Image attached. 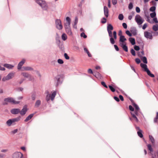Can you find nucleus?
<instances>
[{
  "mask_svg": "<svg viewBox=\"0 0 158 158\" xmlns=\"http://www.w3.org/2000/svg\"><path fill=\"white\" fill-rule=\"evenodd\" d=\"M64 56L65 58L67 60H69L70 58L69 56L68 55V54L66 53H64Z\"/></svg>",
  "mask_w": 158,
  "mask_h": 158,
  "instance_id": "56",
  "label": "nucleus"
},
{
  "mask_svg": "<svg viewBox=\"0 0 158 158\" xmlns=\"http://www.w3.org/2000/svg\"><path fill=\"white\" fill-rule=\"evenodd\" d=\"M138 43L140 45V46H142V45H144L143 43V41L141 38H139L138 40L137 41Z\"/></svg>",
  "mask_w": 158,
  "mask_h": 158,
  "instance_id": "38",
  "label": "nucleus"
},
{
  "mask_svg": "<svg viewBox=\"0 0 158 158\" xmlns=\"http://www.w3.org/2000/svg\"><path fill=\"white\" fill-rule=\"evenodd\" d=\"M156 2V1L154 0H152L150 2V3L152 5H153L152 6H155L156 7L157 3Z\"/></svg>",
  "mask_w": 158,
  "mask_h": 158,
  "instance_id": "43",
  "label": "nucleus"
},
{
  "mask_svg": "<svg viewBox=\"0 0 158 158\" xmlns=\"http://www.w3.org/2000/svg\"><path fill=\"white\" fill-rule=\"evenodd\" d=\"M21 74L25 77L28 78L29 81H31L33 79L31 75L27 73L23 72Z\"/></svg>",
  "mask_w": 158,
  "mask_h": 158,
  "instance_id": "14",
  "label": "nucleus"
},
{
  "mask_svg": "<svg viewBox=\"0 0 158 158\" xmlns=\"http://www.w3.org/2000/svg\"><path fill=\"white\" fill-rule=\"evenodd\" d=\"M133 7V3L132 2H130L128 5V8L129 10H131Z\"/></svg>",
  "mask_w": 158,
  "mask_h": 158,
  "instance_id": "39",
  "label": "nucleus"
},
{
  "mask_svg": "<svg viewBox=\"0 0 158 158\" xmlns=\"http://www.w3.org/2000/svg\"><path fill=\"white\" fill-rule=\"evenodd\" d=\"M138 55L141 58V60L144 63L143 64L141 63L140 64V66L142 68L143 70L146 72L147 74L150 77L152 78L154 77H155L154 75L150 71L148 68L147 65L146 64L148 63L147 57L145 56H142L140 54L139 52H138Z\"/></svg>",
  "mask_w": 158,
  "mask_h": 158,
  "instance_id": "1",
  "label": "nucleus"
},
{
  "mask_svg": "<svg viewBox=\"0 0 158 158\" xmlns=\"http://www.w3.org/2000/svg\"><path fill=\"white\" fill-rule=\"evenodd\" d=\"M126 34L128 35L129 36L131 37L132 36V34L131 32L130 31H129L128 30H127L126 31H125Z\"/></svg>",
  "mask_w": 158,
  "mask_h": 158,
  "instance_id": "40",
  "label": "nucleus"
},
{
  "mask_svg": "<svg viewBox=\"0 0 158 158\" xmlns=\"http://www.w3.org/2000/svg\"><path fill=\"white\" fill-rule=\"evenodd\" d=\"M64 78V76L62 74H58L54 78V80L56 88L60 85L63 83Z\"/></svg>",
  "mask_w": 158,
  "mask_h": 158,
  "instance_id": "2",
  "label": "nucleus"
},
{
  "mask_svg": "<svg viewBox=\"0 0 158 158\" xmlns=\"http://www.w3.org/2000/svg\"><path fill=\"white\" fill-rule=\"evenodd\" d=\"M156 6H152L149 8V10L152 12H156Z\"/></svg>",
  "mask_w": 158,
  "mask_h": 158,
  "instance_id": "34",
  "label": "nucleus"
},
{
  "mask_svg": "<svg viewBox=\"0 0 158 158\" xmlns=\"http://www.w3.org/2000/svg\"><path fill=\"white\" fill-rule=\"evenodd\" d=\"M135 20L138 25H141L144 21V19L139 15H136Z\"/></svg>",
  "mask_w": 158,
  "mask_h": 158,
  "instance_id": "6",
  "label": "nucleus"
},
{
  "mask_svg": "<svg viewBox=\"0 0 158 158\" xmlns=\"http://www.w3.org/2000/svg\"><path fill=\"white\" fill-rule=\"evenodd\" d=\"M128 40L130 42L132 45H134L135 44V39L134 38L130 37L128 39Z\"/></svg>",
  "mask_w": 158,
  "mask_h": 158,
  "instance_id": "26",
  "label": "nucleus"
},
{
  "mask_svg": "<svg viewBox=\"0 0 158 158\" xmlns=\"http://www.w3.org/2000/svg\"><path fill=\"white\" fill-rule=\"evenodd\" d=\"M58 47L62 52H65L64 47L63 41H62V44H61Z\"/></svg>",
  "mask_w": 158,
  "mask_h": 158,
  "instance_id": "24",
  "label": "nucleus"
},
{
  "mask_svg": "<svg viewBox=\"0 0 158 158\" xmlns=\"http://www.w3.org/2000/svg\"><path fill=\"white\" fill-rule=\"evenodd\" d=\"M135 61L136 63L138 64H139L141 62L140 60L138 58H136L135 59Z\"/></svg>",
  "mask_w": 158,
  "mask_h": 158,
  "instance_id": "54",
  "label": "nucleus"
},
{
  "mask_svg": "<svg viewBox=\"0 0 158 158\" xmlns=\"http://www.w3.org/2000/svg\"><path fill=\"white\" fill-rule=\"evenodd\" d=\"M114 84L113 85H108V87L110 90L113 92H114L116 91V89H115L114 86Z\"/></svg>",
  "mask_w": 158,
  "mask_h": 158,
  "instance_id": "28",
  "label": "nucleus"
},
{
  "mask_svg": "<svg viewBox=\"0 0 158 158\" xmlns=\"http://www.w3.org/2000/svg\"><path fill=\"white\" fill-rule=\"evenodd\" d=\"M129 109L131 111V112H133L135 110L134 108L131 105L129 106Z\"/></svg>",
  "mask_w": 158,
  "mask_h": 158,
  "instance_id": "51",
  "label": "nucleus"
},
{
  "mask_svg": "<svg viewBox=\"0 0 158 158\" xmlns=\"http://www.w3.org/2000/svg\"><path fill=\"white\" fill-rule=\"evenodd\" d=\"M127 40V39L124 35L121 36L119 37V44L126 43L125 41Z\"/></svg>",
  "mask_w": 158,
  "mask_h": 158,
  "instance_id": "17",
  "label": "nucleus"
},
{
  "mask_svg": "<svg viewBox=\"0 0 158 158\" xmlns=\"http://www.w3.org/2000/svg\"><path fill=\"white\" fill-rule=\"evenodd\" d=\"M80 36L81 37H83L84 39L86 38L87 37V35L83 32L81 33Z\"/></svg>",
  "mask_w": 158,
  "mask_h": 158,
  "instance_id": "47",
  "label": "nucleus"
},
{
  "mask_svg": "<svg viewBox=\"0 0 158 158\" xmlns=\"http://www.w3.org/2000/svg\"><path fill=\"white\" fill-rule=\"evenodd\" d=\"M151 32H150L147 31L144 32V36L147 39L152 40L153 39V35Z\"/></svg>",
  "mask_w": 158,
  "mask_h": 158,
  "instance_id": "10",
  "label": "nucleus"
},
{
  "mask_svg": "<svg viewBox=\"0 0 158 158\" xmlns=\"http://www.w3.org/2000/svg\"><path fill=\"white\" fill-rule=\"evenodd\" d=\"M27 110V106L25 105L23 106L22 110L21 111L20 110L19 113L21 115H24L26 114Z\"/></svg>",
  "mask_w": 158,
  "mask_h": 158,
  "instance_id": "13",
  "label": "nucleus"
},
{
  "mask_svg": "<svg viewBox=\"0 0 158 158\" xmlns=\"http://www.w3.org/2000/svg\"><path fill=\"white\" fill-rule=\"evenodd\" d=\"M101 84L102 86H103L104 87L106 88H108V87L106 85L105 82L104 81H102L101 82Z\"/></svg>",
  "mask_w": 158,
  "mask_h": 158,
  "instance_id": "57",
  "label": "nucleus"
},
{
  "mask_svg": "<svg viewBox=\"0 0 158 158\" xmlns=\"http://www.w3.org/2000/svg\"><path fill=\"white\" fill-rule=\"evenodd\" d=\"M151 32L153 34V36L158 35V32L157 31L153 32L151 31Z\"/></svg>",
  "mask_w": 158,
  "mask_h": 158,
  "instance_id": "64",
  "label": "nucleus"
},
{
  "mask_svg": "<svg viewBox=\"0 0 158 158\" xmlns=\"http://www.w3.org/2000/svg\"><path fill=\"white\" fill-rule=\"evenodd\" d=\"M119 45L122 48L123 50L125 52H128V48L127 45L126 43H123L119 44Z\"/></svg>",
  "mask_w": 158,
  "mask_h": 158,
  "instance_id": "15",
  "label": "nucleus"
},
{
  "mask_svg": "<svg viewBox=\"0 0 158 158\" xmlns=\"http://www.w3.org/2000/svg\"><path fill=\"white\" fill-rule=\"evenodd\" d=\"M137 31L136 27H131L130 31L133 35L135 36L137 34Z\"/></svg>",
  "mask_w": 158,
  "mask_h": 158,
  "instance_id": "18",
  "label": "nucleus"
},
{
  "mask_svg": "<svg viewBox=\"0 0 158 158\" xmlns=\"http://www.w3.org/2000/svg\"><path fill=\"white\" fill-rule=\"evenodd\" d=\"M152 20L153 21L152 22V23H155L156 24L158 23V20L156 17L153 18Z\"/></svg>",
  "mask_w": 158,
  "mask_h": 158,
  "instance_id": "42",
  "label": "nucleus"
},
{
  "mask_svg": "<svg viewBox=\"0 0 158 158\" xmlns=\"http://www.w3.org/2000/svg\"><path fill=\"white\" fill-rule=\"evenodd\" d=\"M23 68L24 70L26 71H31L33 70V68L29 66H23Z\"/></svg>",
  "mask_w": 158,
  "mask_h": 158,
  "instance_id": "30",
  "label": "nucleus"
},
{
  "mask_svg": "<svg viewBox=\"0 0 158 158\" xmlns=\"http://www.w3.org/2000/svg\"><path fill=\"white\" fill-rule=\"evenodd\" d=\"M142 132V130H140L139 131H138L137 132L138 136L140 138H143V136Z\"/></svg>",
  "mask_w": 158,
  "mask_h": 158,
  "instance_id": "32",
  "label": "nucleus"
},
{
  "mask_svg": "<svg viewBox=\"0 0 158 158\" xmlns=\"http://www.w3.org/2000/svg\"><path fill=\"white\" fill-rule=\"evenodd\" d=\"M134 50L136 51H139L140 49V48L139 46L135 45L134 46Z\"/></svg>",
  "mask_w": 158,
  "mask_h": 158,
  "instance_id": "52",
  "label": "nucleus"
},
{
  "mask_svg": "<svg viewBox=\"0 0 158 158\" xmlns=\"http://www.w3.org/2000/svg\"><path fill=\"white\" fill-rule=\"evenodd\" d=\"M25 62V60L23 59L21 61L19 62L18 65V69L19 70L21 69L22 67Z\"/></svg>",
  "mask_w": 158,
  "mask_h": 158,
  "instance_id": "22",
  "label": "nucleus"
},
{
  "mask_svg": "<svg viewBox=\"0 0 158 158\" xmlns=\"http://www.w3.org/2000/svg\"><path fill=\"white\" fill-rule=\"evenodd\" d=\"M15 73L11 72L9 73L6 76L8 80L11 79L14 76Z\"/></svg>",
  "mask_w": 158,
  "mask_h": 158,
  "instance_id": "23",
  "label": "nucleus"
},
{
  "mask_svg": "<svg viewBox=\"0 0 158 158\" xmlns=\"http://www.w3.org/2000/svg\"><path fill=\"white\" fill-rule=\"evenodd\" d=\"M21 118V116H19L17 118L9 119L6 122V124L8 126H10L12 124L15 125L14 123L15 122H18L19 121Z\"/></svg>",
  "mask_w": 158,
  "mask_h": 158,
  "instance_id": "5",
  "label": "nucleus"
},
{
  "mask_svg": "<svg viewBox=\"0 0 158 158\" xmlns=\"http://www.w3.org/2000/svg\"><path fill=\"white\" fill-rule=\"evenodd\" d=\"M3 66L4 67H5L9 69H12L14 67V65H13L12 64H6V63L4 64H3Z\"/></svg>",
  "mask_w": 158,
  "mask_h": 158,
  "instance_id": "25",
  "label": "nucleus"
},
{
  "mask_svg": "<svg viewBox=\"0 0 158 158\" xmlns=\"http://www.w3.org/2000/svg\"><path fill=\"white\" fill-rule=\"evenodd\" d=\"M158 112H156V115L154 119V123H158Z\"/></svg>",
  "mask_w": 158,
  "mask_h": 158,
  "instance_id": "36",
  "label": "nucleus"
},
{
  "mask_svg": "<svg viewBox=\"0 0 158 158\" xmlns=\"http://www.w3.org/2000/svg\"><path fill=\"white\" fill-rule=\"evenodd\" d=\"M149 138L152 143L154 144L155 143V139L153 137L152 135H149Z\"/></svg>",
  "mask_w": 158,
  "mask_h": 158,
  "instance_id": "37",
  "label": "nucleus"
},
{
  "mask_svg": "<svg viewBox=\"0 0 158 158\" xmlns=\"http://www.w3.org/2000/svg\"><path fill=\"white\" fill-rule=\"evenodd\" d=\"M129 100L132 103V105L133 106L134 108H135V110H140V108L139 107L138 105L136 104V103H135L133 100L131 98H130L129 97H127Z\"/></svg>",
  "mask_w": 158,
  "mask_h": 158,
  "instance_id": "12",
  "label": "nucleus"
},
{
  "mask_svg": "<svg viewBox=\"0 0 158 158\" xmlns=\"http://www.w3.org/2000/svg\"><path fill=\"white\" fill-rule=\"evenodd\" d=\"M34 114H31L29 115L25 119L24 122H27L29 120H30L33 117Z\"/></svg>",
  "mask_w": 158,
  "mask_h": 158,
  "instance_id": "29",
  "label": "nucleus"
},
{
  "mask_svg": "<svg viewBox=\"0 0 158 158\" xmlns=\"http://www.w3.org/2000/svg\"><path fill=\"white\" fill-rule=\"evenodd\" d=\"M88 73L92 74L94 75V72L91 69H89L88 70Z\"/></svg>",
  "mask_w": 158,
  "mask_h": 158,
  "instance_id": "61",
  "label": "nucleus"
},
{
  "mask_svg": "<svg viewBox=\"0 0 158 158\" xmlns=\"http://www.w3.org/2000/svg\"><path fill=\"white\" fill-rule=\"evenodd\" d=\"M93 75L98 79H102L103 78L102 76L97 71L94 72Z\"/></svg>",
  "mask_w": 158,
  "mask_h": 158,
  "instance_id": "16",
  "label": "nucleus"
},
{
  "mask_svg": "<svg viewBox=\"0 0 158 158\" xmlns=\"http://www.w3.org/2000/svg\"><path fill=\"white\" fill-rule=\"evenodd\" d=\"M130 113L133 120H134L137 123H138L139 122V120L137 117V116H136L134 114L133 112H131Z\"/></svg>",
  "mask_w": 158,
  "mask_h": 158,
  "instance_id": "21",
  "label": "nucleus"
},
{
  "mask_svg": "<svg viewBox=\"0 0 158 158\" xmlns=\"http://www.w3.org/2000/svg\"><path fill=\"white\" fill-rule=\"evenodd\" d=\"M143 48H144V45L143 44L142 45V47H141V50L140 51V52L142 54V55H144V51Z\"/></svg>",
  "mask_w": 158,
  "mask_h": 158,
  "instance_id": "53",
  "label": "nucleus"
},
{
  "mask_svg": "<svg viewBox=\"0 0 158 158\" xmlns=\"http://www.w3.org/2000/svg\"><path fill=\"white\" fill-rule=\"evenodd\" d=\"M135 10H136V11L137 13H139L140 12V8L138 7V6H136V8H135Z\"/></svg>",
  "mask_w": 158,
  "mask_h": 158,
  "instance_id": "62",
  "label": "nucleus"
},
{
  "mask_svg": "<svg viewBox=\"0 0 158 158\" xmlns=\"http://www.w3.org/2000/svg\"><path fill=\"white\" fill-rule=\"evenodd\" d=\"M65 30L66 33L68 35L70 36H72V32L70 27L66 29Z\"/></svg>",
  "mask_w": 158,
  "mask_h": 158,
  "instance_id": "31",
  "label": "nucleus"
},
{
  "mask_svg": "<svg viewBox=\"0 0 158 158\" xmlns=\"http://www.w3.org/2000/svg\"><path fill=\"white\" fill-rule=\"evenodd\" d=\"M20 109L19 108H14L10 110V112L13 114H17L19 113Z\"/></svg>",
  "mask_w": 158,
  "mask_h": 158,
  "instance_id": "19",
  "label": "nucleus"
},
{
  "mask_svg": "<svg viewBox=\"0 0 158 158\" xmlns=\"http://www.w3.org/2000/svg\"><path fill=\"white\" fill-rule=\"evenodd\" d=\"M56 28L59 30H61L63 28V26L60 19H56L55 20Z\"/></svg>",
  "mask_w": 158,
  "mask_h": 158,
  "instance_id": "9",
  "label": "nucleus"
},
{
  "mask_svg": "<svg viewBox=\"0 0 158 158\" xmlns=\"http://www.w3.org/2000/svg\"><path fill=\"white\" fill-rule=\"evenodd\" d=\"M57 63L60 64H62L64 63V62L62 59H59L57 60Z\"/></svg>",
  "mask_w": 158,
  "mask_h": 158,
  "instance_id": "55",
  "label": "nucleus"
},
{
  "mask_svg": "<svg viewBox=\"0 0 158 158\" xmlns=\"http://www.w3.org/2000/svg\"><path fill=\"white\" fill-rule=\"evenodd\" d=\"M106 22V19L105 17H103L101 19V23L103 24L105 23Z\"/></svg>",
  "mask_w": 158,
  "mask_h": 158,
  "instance_id": "48",
  "label": "nucleus"
},
{
  "mask_svg": "<svg viewBox=\"0 0 158 158\" xmlns=\"http://www.w3.org/2000/svg\"><path fill=\"white\" fill-rule=\"evenodd\" d=\"M104 11L105 16L108 17L109 16V10L108 8L106 6H104Z\"/></svg>",
  "mask_w": 158,
  "mask_h": 158,
  "instance_id": "20",
  "label": "nucleus"
},
{
  "mask_svg": "<svg viewBox=\"0 0 158 158\" xmlns=\"http://www.w3.org/2000/svg\"><path fill=\"white\" fill-rule=\"evenodd\" d=\"M152 30L155 31H156L158 30V24H156L155 25H153L152 26Z\"/></svg>",
  "mask_w": 158,
  "mask_h": 158,
  "instance_id": "33",
  "label": "nucleus"
},
{
  "mask_svg": "<svg viewBox=\"0 0 158 158\" xmlns=\"http://www.w3.org/2000/svg\"><path fill=\"white\" fill-rule=\"evenodd\" d=\"M113 35L114 36L113 38L114 39V40L115 41V40H116L117 39V32L116 31H113Z\"/></svg>",
  "mask_w": 158,
  "mask_h": 158,
  "instance_id": "44",
  "label": "nucleus"
},
{
  "mask_svg": "<svg viewBox=\"0 0 158 158\" xmlns=\"http://www.w3.org/2000/svg\"><path fill=\"white\" fill-rule=\"evenodd\" d=\"M147 147L148 150L150 152V153H151V155H153V154L151 153L153 152V149L152 147V145L150 144H148L147 145Z\"/></svg>",
  "mask_w": 158,
  "mask_h": 158,
  "instance_id": "27",
  "label": "nucleus"
},
{
  "mask_svg": "<svg viewBox=\"0 0 158 158\" xmlns=\"http://www.w3.org/2000/svg\"><path fill=\"white\" fill-rule=\"evenodd\" d=\"M4 101L12 103L14 104H18L20 103L19 101H15L14 99L13 98L11 97L5 98L4 99Z\"/></svg>",
  "mask_w": 158,
  "mask_h": 158,
  "instance_id": "7",
  "label": "nucleus"
},
{
  "mask_svg": "<svg viewBox=\"0 0 158 158\" xmlns=\"http://www.w3.org/2000/svg\"><path fill=\"white\" fill-rule=\"evenodd\" d=\"M51 94H48L46 97V100L47 102H48L50 100L53 101L56 94V90L52 91Z\"/></svg>",
  "mask_w": 158,
  "mask_h": 158,
  "instance_id": "4",
  "label": "nucleus"
},
{
  "mask_svg": "<svg viewBox=\"0 0 158 158\" xmlns=\"http://www.w3.org/2000/svg\"><path fill=\"white\" fill-rule=\"evenodd\" d=\"M61 38L63 40L65 41L67 39V37L65 33H64L62 35Z\"/></svg>",
  "mask_w": 158,
  "mask_h": 158,
  "instance_id": "35",
  "label": "nucleus"
},
{
  "mask_svg": "<svg viewBox=\"0 0 158 158\" xmlns=\"http://www.w3.org/2000/svg\"><path fill=\"white\" fill-rule=\"evenodd\" d=\"M122 26H123V27L125 29H126L127 28V23H122Z\"/></svg>",
  "mask_w": 158,
  "mask_h": 158,
  "instance_id": "63",
  "label": "nucleus"
},
{
  "mask_svg": "<svg viewBox=\"0 0 158 158\" xmlns=\"http://www.w3.org/2000/svg\"><path fill=\"white\" fill-rule=\"evenodd\" d=\"M139 110H134L133 112V114L135 115L136 116H138L139 115Z\"/></svg>",
  "mask_w": 158,
  "mask_h": 158,
  "instance_id": "58",
  "label": "nucleus"
},
{
  "mask_svg": "<svg viewBox=\"0 0 158 158\" xmlns=\"http://www.w3.org/2000/svg\"><path fill=\"white\" fill-rule=\"evenodd\" d=\"M51 64L56 66L57 65V62L55 60H53L51 62Z\"/></svg>",
  "mask_w": 158,
  "mask_h": 158,
  "instance_id": "50",
  "label": "nucleus"
},
{
  "mask_svg": "<svg viewBox=\"0 0 158 158\" xmlns=\"http://www.w3.org/2000/svg\"><path fill=\"white\" fill-rule=\"evenodd\" d=\"M66 20L67 22H69V23H71V20L70 18L69 17L67 16L66 17Z\"/></svg>",
  "mask_w": 158,
  "mask_h": 158,
  "instance_id": "60",
  "label": "nucleus"
},
{
  "mask_svg": "<svg viewBox=\"0 0 158 158\" xmlns=\"http://www.w3.org/2000/svg\"><path fill=\"white\" fill-rule=\"evenodd\" d=\"M107 31L108 33L109 36L110 37V40L112 44H114L115 43V41L114 40L112 36V31L114 29L113 26L110 23L107 24Z\"/></svg>",
  "mask_w": 158,
  "mask_h": 158,
  "instance_id": "3",
  "label": "nucleus"
},
{
  "mask_svg": "<svg viewBox=\"0 0 158 158\" xmlns=\"http://www.w3.org/2000/svg\"><path fill=\"white\" fill-rule=\"evenodd\" d=\"M131 53L133 56H136L135 52L132 48H131Z\"/></svg>",
  "mask_w": 158,
  "mask_h": 158,
  "instance_id": "49",
  "label": "nucleus"
},
{
  "mask_svg": "<svg viewBox=\"0 0 158 158\" xmlns=\"http://www.w3.org/2000/svg\"><path fill=\"white\" fill-rule=\"evenodd\" d=\"M118 19L120 20H122L124 19V16L122 14H120L118 16Z\"/></svg>",
  "mask_w": 158,
  "mask_h": 158,
  "instance_id": "41",
  "label": "nucleus"
},
{
  "mask_svg": "<svg viewBox=\"0 0 158 158\" xmlns=\"http://www.w3.org/2000/svg\"><path fill=\"white\" fill-rule=\"evenodd\" d=\"M150 16L152 18H154L156 17V12H152L150 14Z\"/></svg>",
  "mask_w": 158,
  "mask_h": 158,
  "instance_id": "45",
  "label": "nucleus"
},
{
  "mask_svg": "<svg viewBox=\"0 0 158 158\" xmlns=\"http://www.w3.org/2000/svg\"><path fill=\"white\" fill-rule=\"evenodd\" d=\"M31 98L32 100L34 101L35 100V97H36V94L35 93V92H33L32 93L31 95Z\"/></svg>",
  "mask_w": 158,
  "mask_h": 158,
  "instance_id": "46",
  "label": "nucleus"
},
{
  "mask_svg": "<svg viewBox=\"0 0 158 158\" xmlns=\"http://www.w3.org/2000/svg\"><path fill=\"white\" fill-rule=\"evenodd\" d=\"M13 158H24L23 154L20 152H16L12 155Z\"/></svg>",
  "mask_w": 158,
  "mask_h": 158,
  "instance_id": "11",
  "label": "nucleus"
},
{
  "mask_svg": "<svg viewBox=\"0 0 158 158\" xmlns=\"http://www.w3.org/2000/svg\"><path fill=\"white\" fill-rule=\"evenodd\" d=\"M148 25L147 23H144L142 27V29L143 30H145L148 27Z\"/></svg>",
  "mask_w": 158,
  "mask_h": 158,
  "instance_id": "59",
  "label": "nucleus"
},
{
  "mask_svg": "<svg viewBox=\"0 0 158 158\" xmlns=\"http://www.w3.org/2000/svg\"><path fill=\"white\" fill-rule=\"evenodd\" d=\"M40 6L43 10H48V6L46 2L43 0H40Z\"/></svg>",
  "mask_w": 158,
  "mask_h": 158,
  "instance_id": "8",
  "label": "nucleus"
}]
</instances>
